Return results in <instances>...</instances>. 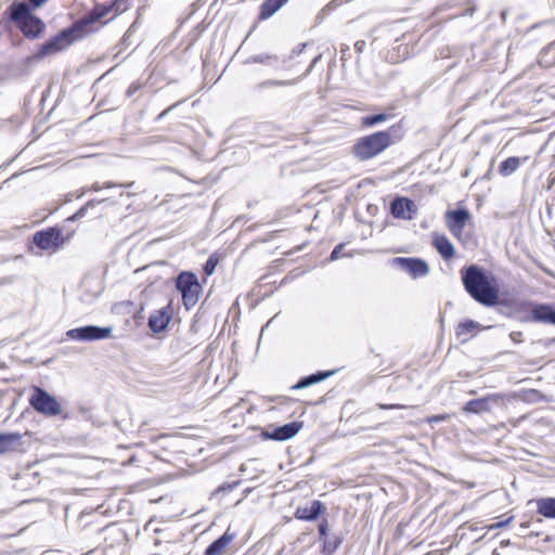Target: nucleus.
Instances as JSON below:
<instances>
[{
	"label": "nucleus",
	"instance_id": "nucleus-24",
	"mask_svg": "<svg viewBox=\"0 0 555 555\" xmlns=\"http://www.w3.org/2000/svg\"><path fill=\"white\" fill-rule=\"evenodd\" d=\"M537 513L545 518L555 519V498H541L535 501Z\"/></svg>",
	"mask_w": 555,
	"mask_h": 555
},
{
	"label": "nucleus",
	"instance_id": "nucleus-36",
	"mask_svg": "<svg viewBox=\"0 0 555 555\" xmlns=\"http://www.w3.org/2000/svg\"><path fill=\"white\" fill-rule=\"evenodd\" d=\"M513 519H514V516H509L505 520H501V521L489 525L487 528H488V530H495L499 528H503V527L508 526L513 521Z\"/></svg>",
	"mask_w": 555,
	"mask_h": 555
},
{
	"label": "nucleus",
	"instance_id": "nucleus-29",
	"mask_svg": "<svg viewBox=\"0 0 555 555\" xmlns=\"http://www.w3.org/2000/svg\"><path fill=\"white\" fill-rule=\"evenodd\" d=\"M343 540L341 538L336 537L334 540L324 539L322 546H321V553L324 555H332L336 552V550L341 544Z\"/></svg>",
	"mask_w": 555,
	"mask_h": 555
},
{
	"label": "nucleus",
	"instance_id": "nucleus-22",
	"mask_svg": "<svg viewBox=\"0 0 555 555\" xmlns=\"http://www.w3.org/2000/svg\"><path fill=\"white\" fill-rule=\"evenodd\" d=\"M288 0H263L259 7L258 22L272 17Z\"/></svg>",
	"mask_w": 555,
	"mask_h": 555
},
{
	"label": "nucleus",
	"instance_id": "nucleus-35",
	"mask_svg": "<svg viewBox=\"0 0 555 555\" xmlns=\"http://www.w3.org/2000/svg\"><path fill=\"white\" fill-rule=\"evenodd\" d=\"M376 406L379 410H404L408 409V405L400 403H377Z\"/></svg>",
	"mask_w": 555,
	"mask_h": 555
},
{
	"label": "nucleus",
	"instance_id": "nucleus-17",
	"mask_svg": "<svg viewBox=\"0 0 555 555\" xmlns=\"http://www.w3.org/2000/svg\"><path fill=\"white\" fill-rule=\"evenodd\" d=\"M431 246L444 261H450L456 257V250L453 243L443 233L434 232L431 234Z\"/></svg>",
	"mask_w": 555,
	"mask_h": 555
},
{
	"label": "nucleus",
	"instance_id": "nucleus-33",
	"mask_svg": "<svg viewBox=\"0 0 555 555\" xmlns=\"http://www.w3.org/2000/svg\"><path fill=\"white\" fill-rule=\"evenodd\" d=\"M350 57H351V53H350L349 46L348 44H341L340 46V61H341V66L343 67L347 66V63L350 60Z\"/></svg>",
	"mask_w": 555,
	"mask_h": 555
},
{
	"label": "nucleus",
	"instance_id": "nucleus-16",
	"mask_svg": "<svg viewBox=\"0 0 555 555\" xmlns=\"http://www.w3.org/2000/svg\"><path fill=\"white\" fill-rule=\"evenodd\" d=\"M529 320L555 325V304H534L529 310Z\"/></svg>",
	"mask_w": 555,
	"mask_h": 555
},
{
	"label": "nucleus",
	"instance_id": "nucleus-31",
	"mask_svg": "<svg viewBox=\"0 0 555 555\" xmlns=\"http://www.w3.org/2000/svg\"><path fill=\"white\" fill-rule=\"evenodd\" d=\"M93 205H94V202L93 201H89L85 206H82L77 212H75L67 220L76 221V220H79V219L83 218L86 216V214H87L88 208L90 206H93Z\"/></svg>",
	"mask_w": 555,
	"mask_h": 555
},
{
	"label": "nucleus",
	"instance_id": "nucleus-19",
	"mask_svg": "<svg viewBox=\"0 0 555 555\" xmlns=\"http://www.w3.org/2000/svg\"><path fill=\"white\" fill-rule=\"evenodd\" d=\"M325 511H326V508H325L324 504L319 500H314V501H312V503L309 507L298 506L294 513V516L298 520L313 521L320 515H323L325 513Z\"/></svg>",
	"mask_w": 555,
	"mask_h": 555
},
{
	"label": "nucleus",
	"instance_id": "nucleus-13",
	"mask_svg": "<svg viewBox=\"0 0 555 555\" xmlns=\"http://www.w3.org/2000/svg\"><path fill=\"white\" fill-rule=\"evenodd\" d=\"M33 242L40 249L48 250L50 248L61 247L65 240L62 236V232L57 228H48L41 231H37L33 236Z\"/></svg>",
	"mask_w": 555,
	"mask_h": 555
},
{
	"label": "nucleus",
	"instance_id": "nucleus-44",
	"mask_svg": "<svg viewBox=\"0 0 555 555\" xmlns=\"http://www.w3.org/2000/svg\"><path fill=\"white\" fill-rule=\"evenodd\" d=\"M132 257H133V250H130L129 254H128V261H129V263H131Z\"/></svg>",
	"mask_w": 555,
	"mask_h": 555
},
{
	"label": "nucleus",
	"instance_id": "nucleus-42",
	"mask_svg": "<svg viewBox=\"0 0 555 555\" xmlns=\"http://www.w3.org/2000/svg\"><path fill=\"white\" fill-rule=\"evenodd\" d=\"M131 305L132 304L130 301L120 302V304L114 306V311L120 312L124 307H128V306H131Z\"/></svg>",
	"mask_w": 555,
	"mask_h": 555
},
{
	"label": "nucleus",
	"instance_id": "nucleus-39",
	"mask_svg": "<svg viewBox=\"0 0 555 555\" xmlns=\"http://www.w3.org/2000/svg\"><path fill=\"white\" fill-rule=\"evenodd\" d=\"M365 47H366V42H365L364 40H358V41H356V43H354V50H356V52L358 53V57H357V61H356V62H357V64H359V63H360V61H361V60H360V55H361V53L364 51Z\"/></svg>",
	"mask_w": 555,
	"mask_h": 555
},
{
	"label": "nucleus",
	"instance_id": "nucleus-30",
	"mask_svg": "<svg viewBox=\"0 0 555 555\" xmlns=\"http://www.w3.org/2000/svg\"><path fill=\"white\" fill-rule=\"evenodd\" d=\"M264 402L275 403L276 405H289L296 400L287 396H266L263 397Z\"/></svg>",
	"mask_w": 555,
	"mask_h": 555
},
{
	"label": "nucleus",
	"instance_id": "nucleus-9",
	"mask_svg": "<svg viewBox=\"0 0 555 555\" xmlns=\"http://www.w3.org/2000/svg\"><path fill=\"white\" fill-rule=\"evenodd\" d=\"M28 402L35 411L48 417L56 416L62 411L56 398L38 386L33 387V393L28 398Z\"/></svg>",
	"mask_w": 555,
	"mask_h": 555
},
{
	"label": "nucleus",
	"instance_id": "nucleus-21",
	"mask_svg": "<svg viewBox=\"0 0 555 555\" xmlns=\"http://www.w3.org/2000/svg\"><path fill=\"white\" fill-rule=\"evenodd\" d=\"M235 534L229 529L217 540H215L206 550L204 555H222L228 545L234 540Z\"/></svg>",
	"mask_w": 555,
	"mask_h": 555
},
{
	"label": "nucleus",
	"instance_id": "nucleus-43",
	"mask_svg": "<svg viewBox=\"0 0 555 555\" xmlns=\"http://www.w3.org/2000/svg\"><path fill=\"white\" fill-rule=\"evenodd\" d=\"M138 88H139V86H138L135 82H133V83L129 87V89H128V93H129V94L134 93V92L138 90Z\"/></svg>",
	"mask_w": 555,
	"mask_h": 555
},
{
	"label": "nucleus",
	"instance_id": "nucleus-20",
	"mask_svg": "<svg viewBox=\"0 0 555 555\" xmlns=\"http://www.w3.org/2000/svg\"><path fill=\"white\" fill-rule=\"evenodd\" d=\"M481 330V325L473 320H464L455 327L456 338L461 343H466L474 338Z\"/></svg>",
	"mask_w": 555,
	"mask_h": 555
},
{
	"label": "nucleus",
	"instance_id": "nucleus-18",
	"mask_svg": "<svg viewBox=\"0 0 555 555\" xmlns=\"http://www.w3.org/2000/svg\"><path fill=\"white\" fill-rule=\"evenodd\" d=\"M301 428V423L292 422L283 426L273 428L271 431L267 430L262 433V437L269 440L284 441L293 438Z\"/></svg>",
	"mask_w": 555,
	"mask_h": 555
},
{
	"label": "nucleus",
	"instance_id": "nucleus-37",
	"mask_svg": "<svg viewBox=\"0 0 555 555\" xmlns=\"http://www.w3.org/2000/svg\"><path fill=\"white\" fill-rule=\"evenodd\" d=\"M133 185V182L130 183V184H114V183H111V182H107L103 185V188H117V189H126V188H129V186H132ZM102 186L96 182L93 184V190L98 191V190H101Z\"/></svg>",
	"mask_w": 555,
	"mask_h": 555
},
{
	"label": "nucleus",
	"instance_id": "nucleus-28",
	"mask_svg": "<svg viewBox=\"0 0 555 555\" xmlns=\"http://www.w3.org/2000/svg\"><path fill=\"white\" fill-rule=\"evenodd\" d=\"M222 255L219 254V253H212L207 261L205 262L204 267H203V272H204V275L205 276H210L215 270H216V267L218 266V263L222 260Z\"/></svg>",
	"mask_w": 555,
	"mask_h": 555
},
{
	"label": "nucleus",
	"instance_id": "nucleus-3",
	"mask_svg": "<svg viewBox=\"0 0 555 555\" xmlns=\"http://www.w3.org/2000/svg\"><path fill=\"white\" fill-rule=\"evenodd\" d=\"M395 127L359 138L351 147L352 155L360 162H365L382 154L395 143L390 133Z\"/></svg>",
	"mask_w": 555,
	"mask_h": 555
},
{
	"label": "nucleus",
	"instance_id": "nucleus-34",
	"mask_svg": "<svg viewBox=\"0 0 555 555\" xmlns=\"http://www.w3.org/2000/svg\"><path fill=\"white\" fill-rule=\"evenodd\" d=\"M138 17L134 20V22L132 23V25L130 26V28L127 30V33L124 35L122 39H121V44L122 46H126L128 44V42H130L131 38L134 36V33H135V27H137V24H138Z\"/></svg>",
	"mask_w": 555,
	"mask_h": 555
},
{
	"label": "nucleus",
	"instance_id": "nucleus-40",
	"mask_svg": "<svg viewBox=\"0 0 555 555\" xmlns=\"http://www.w3.org/2000/svg\"><path fill=\"white\" fill-rule=\"evenodd\" d=\"M344 247H345V244H343V243L335 246V248L331 253L330 259L337 260L343 255Z\"/></svg>",
	"mask_w": 555,
	"mask_h": 555
},
{
	"label": "nucleus",
	"instance_id": "nucleus-2",
	"mask_svg": "<svg viewBox=\"0 0 555 555\" xmlns=\"http://www.w3.org/2000/svg\"><path fill=\"white\" fill-rule=\"evenodd\" d=\"M79 25L75 23L60 30L56 35L50 37L47 41L38 46L37 51L24 60L26 66H31L39 63L46 57L59 54L69 48L74 42L85 38L82 31L79 30Z\"/></svg>",
	"mask_w": 555,
	"mask_h": 555
},
{
	"label": "nucleus",
	"instance_id": "nucleus-25",
	"mask_svg": "<svg viewBox=\"0 0 555 555\" xmlns=\"http://www.w3.org/2000/svg\"><path fill=\"white\" fill-rule=\"evenodd\" d=\"M332 374H333L332 371L317 372L315 374H311L309 376H306V377L301 378L298 383L293 385L291 387V389L298 390V389H301V388H306V387H308L310 385H313L315 383H319V382H322V380L326 379Z\"/></svg>",
	"mask_w": 555,
	"mask_h": 555
},
{
	"label": "nucleus",
	"instance_id": "nucleus-23",
	"mask_svg": "<svg viewBox=\"0 0 555 555\" xmlns=\"http://www.w3.org/2000/svg\"><path fill=\"white\" fill-rule=\"evenodd\" d=\"M528 159H529V156H525L522 158L516 157V156H511V157L506 158L505 160H503L499 165V169H498L499 173L502 177H508L519 168L521 163H525Z\"/></svg>",
	"mask_w": 555,
	"mask_h": 555
},
{
	"label": "nucleus",
	"instance_id": "nucleus-5",
	"mask_svg": "<svg viewBox=\"0 0 555 555\" xmlns=\"http://www.w3.org/2000/svg\"><path fill=\"white\" fill-rule=\"evenodd\" d=\"M307 44H304V48L297 52H293L289 55L288 60L285 62V68L288 70H294L298 65L304 64V67L300 70H296L298 73L297 78L291 81L284 80H266L258 85V88H272V87H282L287 85L296 83L299 79L306 77L313 69L314 65L321 60L322 54L319 53L312 57H306V52L304 51Z\"/></svg>",
	"mask_w": 555,
	"mask_h": 555
},
{
	"label": "nucleus",
	"instance_id": "nucleus-27",
	"mask_svg": "<svg viewBox=\"0 0 555 555\" xmlns=\"http://www.w3.org/2000/svg\"><path fill=\"white\" fill-rule=\"evenodd\" d=\"M391 116H392V114H387V113L364 116L361 118V126L363 128H370V127H373L375 125L386 121Z\"/></svg>",
	"mask_w": 555,
	"mask_h": 555
},
{
	"label": "nucleus",
	"instance_id": "nucleus-38",
	"mask_svg": "<svg viewBox=\"0 0 555 555\" xmlns=\"http://www.w3.org/2000/svg\"><path fill=\"white\" fill-rule=\"evenodd\" d=\"M327 530H328V521L326 518H323L318 526V531H319L320 538L325 539L327 535Z\"/></svg>",
	"mask_w": 555,
	"mask_h": 555
},
{
	"label": "nucleus",
	"instance_id": "nucleus-4",
	"mask_svg": "<svg viewBox=\"0 0 555 555\" xmlns=\"http://www.w3.org/2000/svg\"><path fill=\"white\" fill-rule=\"evenodd\" d=\"M10 18L22 34L30 40L39 38L46 30V23L33 14L31 8L24 1L14 2L10 8Z\"/></svg>",
	"mask_w": 555,
	"mask_h": 555
},
{
	"label": "nucleus",
	"instance_id": "nucleus-10",
	"mask_svg": "<svg viewBox=\"0 0 555 555\" xmlns=\"http://www.w3.org/2000/svg\"><path fill=\"white\" fill-rule=\"evenodd\" d=\"M112 331V326L85 325L68 330L66 336L77 341H95L111 337Z\"/></svg>",
	"mask_w": 555,
	"mask_h": 555
},
{
	"label": "nucleus",
	"instance_id": "nucleus-12",
	"mask_svg": "<svg viewBox=\"0 0 555 555\" xmlns=\"http://www.w3.org/2000/svg\"><path fill=\"white\" fill-rule=\"evenodd\" d=\"M391 264L406 272L412 279L424 278L429 272L428 263L415 257H396Z\"/></svg>",
	"mask_w": 555,
	"mask_h": 555
},
{
	"label": "nucleus",
	"instance_id": "nucleus-1",
	"mask_svg": "<svg viewBox=\"0 0 555 555\" xmlns=\"http://www.w3.org/2000/svg\"><path fill=\"white\" fill-rule=\"evenodd\" d=\"M460 273L464 289L475 301L486 307L499 304L500 288L494 275L477 264L464 267Z\"/></svg>",
	"mask_w": 555,
	"mask_h": 555
},
{
	"label": "nucleus",
	"instance_id": "nucleus-6",
	"mask_svg": "<svg viewBox=\"0 0 555 555\" xmlns=\"http://www.w3.org/2000/svg\"><path fill=\"white\" fill-rule=\"evenodd\" d=\"M175 287L181 294L182 305L186 310L197 305L203 293V286L192 271L180 272L175 280Z\"/></svg>",
	"mask_w": 555,
	"mask_h": 555
},
{
	"label": "nucleus",
	"instance_id": "nucleus-15",
	"mask_svg": "<svg viewBox=\"0 0 555 555\" xmlns=\"http://www.w3.org/2000/svg\"><path fill=\"white\" fill-rule=\"evenodd\" d=\"M390 214L396 219L412 220L417 214V206L409 197L397 196L390 203Z\"/></svg>",
	"mask_w": 555,
	"mask_h": 555
},
{
	"label": "nucleus",
	"instance_id": "nucleus-32",
	"mask_svg": "<svg viewBox=\"0 0 555 555\" xmlns=\"http://www.w3.org/2000/svg\"><path fill=\"white\" fill-rule=\"evenodd\" d=\"M451 418V415L450 414H436V415H430V416H427L425 418V422L429 425H433L435 423H440V422H446L448 420Z\"/></svg>",
	"mask_w": 555,
	"mask_h": 555
},
{
	"label": "nucleus",
	"instance_id": "nucleus-14",
	"mask_svg": "<svg viewBox=\"0 0 555 555\" xmlns=\"http://www.w3.org/2000/svg\"><path fill=\"white\" fill-rule=\"evenodd\" d=\"M173 317V308L171 302L165 307L153 311L149 318V328L153 334H159L167 330L171 319Z\"/></svg>",
	"mask_w": 555,
	"mask_h": 555
},
{
	"label": "nucleus",
	"instance_id": "nucleus-26",
	"mask_svg": "<svg viewBox=\"0 0 555 555\" xmlns=\"http://www.w3.org/2000/svg\"><path fill=\"white\" fill-rule=\"evenodd\" d=\"M20 433H0V454L14 450V444L20 442Z\"/></svg>",
	"mask_w": 555,
	"mask_h": 555
},
{
	"label": "nucleus",
	"instance_id": "nucleus-41",
	"mask_svg": "<svg viewBox=\"0 0 555 555\" xmlns=\"http://www.w3.org/2000/svg\"><path fill=\"white\" fill-rule=\"evenodd\" d=\"M509 338L515 344H520L524 340V334L520 331H513L509 333Z\"/></svg>",
	"mask_w": 555,
	"mask_h": 555
},
{
	"label": "nucleus",
	"instance_id": "nucleus-45",
	"mask_svg": "<svg viewBox=\"0 0 555 555\" xmlns=\"http://www.w3.org/2000/svg\"><path fill=\"white\" fill-rule=\"evenodd\" d=\"M139 311L134 312L133 313V319L135 320L137 319V315H138Z\"/></svg>",
	"mask_w": 555,
	"mask_h": 555
},
{
	"label": "nucleus",
	"instance_id": "nucleus-8",
	"mask_svg": "<svg viewBox=\"0 0 555 555\" xmlns=\"http://www.w3.org/2000/svg\"><path fill=\"white\" fill-rule=\"evenodd\" d=\"M126 2L127 0H115L112 4H96L88 14L75 22V24L79 25V30L82 31V35L86 37L88 34L94 31L92 25L107 16L109 12L114 11V15H117L126 11Z\"/></svg>",
	"mask_w": 555,
	"mask_h": 555
},
{
	"label": "nucleus",
	"instance_id": "nucleus-7",
	"mask_svg": "<svg viewBox=\"0 0 555 555\" xmlns=\"http://www.w3.org/2000/svg\"><path fill=\"white\" fill-rule=\"evenodd\" d=\"M444 221L452 236L460 244L465 245L469 236L464 234V229L474 224L470 211L464 207L449 209L444 212Z\"/></svg>",
	"mask_w": 555,
	"mask_h": 555
},
{
	"label": "nucleus",
	"instance_id": "nucleus-11",
	"mask_svg": "<svg viewBox=\"0 0 555 555\" xmlns=\"http://www.w3.org/2000/svg\"><path fill=\"white\" fill-rule=\"evenodd\" d=\"M507 396L504 393H489L482 398L469 400L462 410L469 414H481L490 412L493 405L505 406Z\"/></svg>",
	"mask_w": 555,
	"mask_h": 555
}]
</instances>
